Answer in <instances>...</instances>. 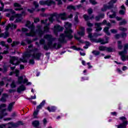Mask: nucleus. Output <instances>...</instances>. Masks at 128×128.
Segmentation results:
<instances>
[{
    "label": "nucleus",
    "instance_id": "obj_35",
    "mask_svg": "<svg viewBox=\"0 0 128 128\" xmlns=\"http://www.w3.org/2000/svg\"><path fill=\"white\" fill-rule=\"evenodd\" d=\"M8 36H10V34L8 33V32H5L4 34V38H8Z\"/></svg>",
    "mask_w": 128,
    "mask_h": 128
},
{
    "label": "nucleus",
    "instance_id": "obj_43",
    "mask_svg": "<svg viewBox=\"0 0 128 128\" xmlns=\"http://www.w3.org/2000/svg\"><path fill=\"white\" fill-rule=\"evenodd\" d=\"M22 31L23 32H28V28H22Z\"/></svg>",
    "mask_w": 128,
    "mask_h": 128
},
{
    "label": "nucleus",
    "instance_id": "obj_52",
    "mask_svg": "<svg viewBox=\"0 0 128 128\" xmlns=\"http://www.w3.org/2000/svg\"><path fill=\"white\" fill-rule=\"evenodd\" d=\"M119 30L122 32H126V28H124L122 27H120Z\"/></svg>",
    "mask_w": 128,
    "mask_h": 128
},
{
    "label": "nucleus",
    "instance_id": "obj_23",
    "mask_svg": "<svg viewBox=\"0 0 128 128\" xmlns=\"http://www.w3.org/2000/svg\"><path fill=\"white\" fill-rule=\"evenodd\" d=\"M6 108L0 110V120H2L4 116H6L8 114L6 113L4 114V112H6Z\"/></svg>",
    "mask_w": 128,
    "mask_h": 128
},
{
    "label": "nucleus",
    "instance_id": "obj_46",
    "mask_svg": "<svg viewBox=\"0 0 128 128\" xmlns=\"http://www.w3.org/2000/svg\"><path fill=\"white\" fill-rule=\"evenodd\" d=\"M10 28H12V25L10 24H8V25L6 26V30H8V29Z\"/></svg>",
    "mask_w": 128,
    "mask_h": 128
},
{
    "label": "nucleus",
    "instance_id": "obj_7",
    "mask_svg": "<svg viewBox=\"0 0 128 128\" xmlns=\"http://www.w3.org/2000/svg\"><path fill=\"white\" fill-rule=\"evenodd\" d=\"M44 104H46V101L43 100L39 106H37L36 110L34 111L33 114V116L34 118H38V112H40V110H41L42 108L44 106Z\"/></svg>",
    "mask_w": 128,
    "mask_h": 128
},
{
    "label": "nucleus",
    "instance_id": "obj_2",
    "mask_svg": "<svg viewBox=\"0 0 128 128\" xmlns=\"http://www.w3.org/2000/svg\"><path fill=\"white\" fill-rule=\"evenodd\" d=\"M87 32L88 34V38H90L91 42H100L102 44H104L108 42V38H106L105 40L102 38H99L98 40L92 39L93 37L98 36H102V34H94L92 36V34H90L92 30V28H88L86 29Z\"/></svg>",
    "mask_w": 128,
    "mask_h": 128
},
{
    "label": "nucleus",
    "instance_id": "obj_50",
    "mask_svg": "<svg viewBox=\"0 0 128 128\" xmlns=\"http://www.w3.org/2000/svg\"><path fill=\"white\" fill-rule=\"evenodd\" d=\"M2 72H8V68L6 67H4L3 69H2Z\"/></svg>",
    "mask_w": 128,
    "mask_h": 128
},
{
    "label": "nucleus",
    "instance_id": "obj_12",
    "mask_svg": "<svg viewBox=\"0 0 128 128\" xmlns=\"http://www.w3.org/2000/svg\"><path fill=\"white\" fill-rule=\"evenodd\" d=\"M8 124H9V126L8 128H18V126L20 124H22V122L21 121H18V122L16 123H14L12 122H10L8 123Z\"/></svg>",
    "mask_w": 128,
    "mask_h": 128
},
{
    "label": "nucleus",
    "instance_id": "obj_15",
    "mask_svg": "<svg viewBox=\"0 0 128 128\" xmlns=\"http://www.w3.org/2000/svg\"><path fill=\"white\" fill-rule=\"evenodd\" d=\"M116 12H118V10L116 8H115L114 10L108 12V16L110 18H116Z\"/></svg>",
    "mask_w": 128,
    "mask_h": 128
},
{
    "label": "nucleus",
    "instance_id": "obj_42",
    "mask_svg": "<svg viewBox=\"0 0 128 128\" xmlns=\"http://www.w3.org/2000/svg\"><path fill=\"white\" fill-rule=\"evenodd\" d=\"M92 54H94V56H98V54H100V52L98 51H96V50H94L93 51Z\"/></svg>",
    "mask_w": 128,
    "mask_h": 128
},
{
    "label": "nucleus",
    "instance_id": "obj_28",
    "mask_svg": "<svg viewBox=\"0 0 128 128\" xmlns=\"http://www.w3.org/2000/svg\"><path fill=\"white\" fill-rule=\"evenodd\" d=\"M48 110L50 112H56V108L54 106H52L51 108L48 107L47 108Z\"/></svg>",
    "mask_w": 128,
    "mask_h": 128
},
{
    "label": "nucleus",
    "instance_id": "obj_60",
    "mask_svg": "<svg viewBox=\"0 0 128 128\" xmlns=\"http://www.w3.org/2000/svg\"><path fill=\"white\" fill-rule=\"evenodd\" d=\"M19 72H20V71H18V70H15V74H16V76H18Z\"/></svg>",
    "mask_w": 128,
    "mask_h": 128
},
{
    "label": "nucleus",
    "instance_id": "obj_47",
    "mask_svg": "<svg viewBox=\"0 0 128 128\" xmlns=\"http://www.w3.org/2000/svg\"><path fill=\"white\" fill-rule=\"evenodd\" d=\"M72 50H80V48H77L76 46H73L72 47Z\"/></svg>",
    "mask_w": 128,
    "mask_h": 128
},
{
    "label": "nucleus",
    "instance_id": "obj_22",
    "mask_svg": "<svg viewBox=\"0 0 128 128\" xmlns=\"http://www.w3.org/2000/svg\"><path fill=\"white\" fill-rule=\"evenodd\" d=\"M8 94H3L2 98L0 99V100L2 102H6V98H8Z\"/></svg>",
    "mask_w": 128,
    "mask_h": 128
},
{
    "label": "nucleus",
    "instance_id": "obj_44",
    "mask_svg": "<svg viewBox=\"0 0 128 128\" xmlns=\"http://www.w3.org/2000/svg\"><path fill=\"white\" fill-rule=\"evenodd\" d=\"M0 4H1V6H2V7H0V10L2 12V10H4V4L2 2H0Z\"/></svg>",
    "mask_w": 128,
    "mask_h": 128
},
{
    "label": "nucleus",
    "instance_id": "obj_48",
    "mask_svg": "<svg viewBox=\"0 0 128 128\" xmlns=\"http://www.w3.org/2000/svg\"><path fill=\"white\" fill-rule=\"evenodd\" d=\"M90 44L89 42H86V45L85 46H84V48H88V46H90Z\"/></svg>",
    "mask_w": 128,
    "mask_h": 128
},
{
    "label": "nucleus",
    "instance_id": "obj_5",
    "mask_svg": "<svg viewBox=\"0 0 128 128\" xmlns=\"http://www.w3.org/2000/svg\"><path fill=\"white\" fill-rule=\"evenodd\" d=\"M44 38L48 41V47L46 46H44V50H48V48H56V43H54V42L56 40V38H52L50 35H46L44 36Z\"/></svg>",
    "mask_w": 128,
    "mask_h": 128
},
{
    "label": "nucleus",
    "instance_id": "obj_26",
    "mask_svg": "<svg viewBox=\"0 0 128 128\" xmlns=\"http://www.w3.org/2000/svg\"><path fill=\"white\" fill-rule=\"evenodd\" d=\"M26 12L23 11L22 12V14H16L14 15V16L16 18H22V16H26Z\"/></svg>",
    "mask_w": 128,
    "mask_h": 128
},
{
    "label": "nucleus",
    "instance_id": "obj_33",
    "mask_svg": "<svg viewBox=\"0 0 128 128\" xmlns=\"http://www.w3.org/2000/svg\"><path fill=\"white\" fill-rule=\"evenodd\" d=\"M104 18V14H102L99 16H96V20H99L100 18Z\"/></svg>",
    "mask_w": 128,
    "mask_h": 128
},
{
    "label": "nucleus",
    "instance_id": "obj_30",
    "mask_svg": "<svg viewBox=\"0 0 128 128\" xmlns=\"http://www.w3.org/2000/svg\"><path fill=\"white\" fill-rule=\"evenodd\" d=\"M4 12H10L12 14H16V12L12 9H5Z\"/></svg>",
    "mask_w": 128,
    "mask_h": 128
},
{
    "label": "nucleus",
    "instance_id": "obj_51",
    "mask_svg": "<svg viewBox=\"0 0 128 128\" xmlns=\"http://www.w3.org/2000/svg\"><path fill=\"white\" fill-rule=\"evenodd\" d=\"M74 38H76V40H79V42H80V38L76 36V35H74Z\"/></svg>",
    "mask_w": 128,
    "mask_h": 128
},
{
    "label": "nucleus",
    "instance_id": "obj_64",
    "mask_svg": "<svg viewBox=\"0 0 128 128\" xmlns=\"http://www.w3.org/2000/svg\"><path fill=\"white\" fill-rule=\"evenodd\" d=\"M11 28H16V25H14V24H12Z\"/></svg>",
    "mask_w": 128,
    "mask_h": 128
},
{
    "label": "nucleus",
    "instance_id": "obj_49",
    "mask_svg": "<svg viewBox=\"0 0 128 128\" xmlns=\"http://www.w3.org/2000/svg\"><path fill=\"white\" fill-rule=\"evenodd\" d=\"M90 4H96L97 2H96L94 0H90Z\"/></svg>",
    "mask_w": 128,
    "mask_h": 128
},
{
    "label": "nucleus",
    "instance_id": "obj_55",
    "mask_svg": "<svg viewBox=\"0 0 128 128\" xmlns=\"http://www.w3.org/2000/svg\"><path fill=\"white\" fill-rule=\"evenodd\" d=\"M22 22V19L18 18L14 21L15 22Z\"/></svg>",
    "mask_w": 128,
    "mask_h": 128
},
{
    "label": "nucleus",
    "instance_id": "obj_3",
    "mask_svg": "<svg viewBox=\"0 0 128 128\" xmlns=\"http://www.w3.org/2000/svg\"><path fill=\"white\" fill-rule=\"evenodd\" d=\"M32 56V45H30L28 46L26 52L23 54V58H20V60L22 62H28V58H30Z\"/></svg>",
    "mask_w": 128,
    "mask_h": 128
},
{
    "label": "nucleus",
    "instance_id": "obj_40",
    "mask_svg": "<svg viewBox=\"0 0 128 128\" xmlns=\"http://www.w3.org/2000/svg\"><path fill=\"white\" fill-rule=\"evenodd\" d=\"M6 108V104H2L0 105V110H2V108Z\"/></svg>",
    "mask_w": 128,
    "mask_h": 128
},
{
    "label": "nucleus",
    "instance_id": "obj_18",
    "mask_svg": "<svg viewBox=\"0 0 128 128\" xmlns=\"http://www.w3.org/2000/svg\"><path fill=\"white\" fill-rule=\"evenodd\" d=\"M64 30V28L58 25H56L54 26V34H56L57 32H62V30Z\"/></svg>",
    "mask_w": 128,
    "mask_h": 128
},
{
    "label": "nucleus",
    "instance_id": "obj_38",
    "mask_svg": "<svg viewBox=\"0 0 128 128\" xmlns=\"http://www.w3.org/2000/svg\"><path fill=\"white\" fill-rule=\"evenodd\" d=\"M24 80V77L20 76L18 78V82L19 84H22V80Z\"/></svg>",
    "mask_w": 128,
    "mask_h": 128
},
{
    "label": "nucleus",
    "instance_id": "obj_19",
    "mask_svg": "<svg viewBox=\"0 0 128 128\" xmlns=\"http://www.w3.org/2000/svg\"><path fill=\"white\" fill-rule=\"evenodd\" d=\"M15 102H13L10 103L8 106V112H12V108H14V106Z\"/></svg>",
    "mask_w": 128,
    "mask_h": 128
},
{
    "label": "nucleus",
    "instance_id": "obj_53",
    "mask_svg": "<svg viewBox=\"0 0 128 128\" xmlns=\"http://www.w3.org/2000/svg\"><path fill=\"white\" fill-rule=\"evenodd\" d=\"M78 13L76 12V16L74 17L75 22H78Z\"/></svg>",
    "mask_w": 128,
    "mask_h": 128
},
{
    "label": "nucleus",
    "instance_id": "obj_36",
    "mask_svg": "<svg viewBox=\"0 0 128 128\" xmlns=\"http://www.w3.org/2000/svg\"><path fill=\"white\" fill-rule=\"evenodd\" d=\"M118 48H120V50H121V48H122V42L118 41Z\"/></svg>",
    "mask_w": 128,
    "mask_h": 128
},
{
    "label": "nucleus",
    "instance_id": "obj_62",
    "mask_svg": "<svg viewBox=\"0 0 128 128\" xmlns=\"http://www.w3.org/2000/svg\"><path fill=\"white\" fill-rule=\"evenodd\" d=\"M7 42H9V44H10L12 43V40L11 38H8V40H7Z\"/></svg>",
    "mask_w": 128,
    "mask_h": 128
},
{
    "label": "nucleus",
    "instance_id": "obj_17",
    "mask_svg": "<svg viewBox=\"0 0 128 128\" xmlns=\"http://www.w3.org/2000/svg\"><path fill=\"white\" fill-rule=\"evenodd\" d=\"M14 8H14L15 10H24V8L22 7V5L18 2L14 3Z\"/></svg>",
    "mask_w": 128,
    "mask_h": 128
},
{
    "label": "nucleus",
    "instance_id": "obj_29",
    "mask_svg": "<svg viewBox=\"0 0 128 128\" xmlns=\"http://www.w3.org/2000/svg\"><path fill=\"white\" fill-rule=\"evenodd\" d=\"M0 44L2 46H5L6 48H9L8 45L6 44V42L4 41H2L0 42Z\"/></svg>",
    "mask_w": 128,
    "mask_h": 128
},
{
    "label": "nucleus",
    "instance_id": "obj_6",
    "mask_svg": "<svg viewBox=\"0 0 128 128\" xmlns=\"http://www.w3.org/2000/svg\"><path fill=\"white\" fill-rule=\"evenodd\" d=\"M128 50V44H126L124 46V50L119 52L120 56H121V59L123 62H124L126 60L128 59V56H126V54Z\"/></svg>",
    "mask_w": 128,
    "mask_h": 128
},
{
    "label": "nucleus",
    "instance_id": "obj_45",
    "mask_svg": "<svg viewBox=\"0 0 128 128\" xmlns=\"http://www.w3.org/2000/svg\"><path fill=\"white\" fill-rule=\"evenodd\" d=\"M126 24V21L123 20L122 22H120V25L123 26V24Z\"/></svg>",
    "mask_w": 128,
    "mask_h": 128
},
{
    "label": "nucleus",
    "instance_id": "obj_31",
    "mask_svg": "<svg viewBox=\"0 0 128 128\" xmlns=\"http://www.w3.org/2000/svg\"><path fill=\"white\" fill-rule=\"evenodd\" d=\"M32 124L34 126H35V127L38 126H40V122L38 120L34 121L32 122Z\"/></svg>",
    "mask_w": 128,
    "mask_h": 128
},
{
    "label": "nucleus",
    "instance_id": "obj_16",
    "mask_svg": "<svg viewBox=\"0 0 128 128\" xmlns=\"http://www.w3.org/2000/svg\"><path fill=\"white\" fill-rule=\"evenodd\" d=\"M98 48L99 50H101L102 52H104V50H107V52H112V48H108L104 46H100Z\"/></svg>",
    "mask_w": 128,
    "mask_h": 128
},
{
    "label": "nucleus",
    "instance_id": "obj_20",
    "mask_svg": "<svg viewBox=\"0 0 128 128\" xmlns=\"http://www.w3.org/2000/svg\"><path fill=\"white\" fill-rule=\"evenodd\" d=\"M78 34L80 36H84V28L80 27V31L78 32Z\"/></svg>",
    "mask_w": 128,
    "mask_h": 128
},
{
    "label": "nucleus",
    "instance_id": "obj_56",
    "mask_svg": "<svg viewBox=\"0 0 128 128\" xmlns=\"http://www.w3.org/2000/svg\"><path fill=\"white\" fill-rule=\"evenodd\" d=\"M4 86V81L0 82V87Z\"/></svg>",
    "mask_w": 128,
    "mask_h": 128
},
{
    "label": "nucleus",
    "instance_id": "obj_61",
    "mask_svg": "<svg viewBox=\"0 0 128 128\" xmlns=\"http://www.w3.org/2000/svg\"><path fill=\"white\" fill-rule=\"evenodd\" d=\"M40 22V19L38 18L34 19V22Z\"/></svg>",
    "mask_w": 128,
    "mask_h": 128
},
{
    "label": "nucleus",
    "instance_id": "obj_21",
    "mask_svg": "<svg viewBox=\"0 0 128 128\" xmlns=\"http://www.w3.org/2000/svg\"><path fill=\"white\" fill-rule=\"evenodd\" d=\"M57 16H58V18H61V20H66V13H63V14H59L58 15H57Z\"/></svg>",
    "mask_w": 128,
    "mask_h": 128
},
{
    "label": "nucleus",
    "instance_id": "obj_8",
    "mask_svg": "<svg viewBox=\"0 0 128 128\" xmlns=\"http://www.w3.org/2000/svg\"><path fill=\"white\" fill-rule=\"evenodd\" d=\"M116 2V0H111L110 2H108V6L104 5L102 9V12H106L107 10H110L112 8L114 4Z\"/></svg>",
    "mask_w": 128,
    "mask_h": 128
},
{
    "label": "nucleus",
    "instance_id": "obj_58",
    "mask_svg": "<svg viewBox=\"0 0 128 128\" xmlns=\"http://www.w3.org/2000/svg\"><path fill=\"white\" fill-rule=\"evenodd\" d=\"M92 9L90 8L88 10V14H92Z\"/></svg>",
    "mask_w": 128,
    "mask_h": 128
},
{
    "label": "nucleus",
    "instance_id": "obj_24",
    "mask_svg": "<svg viewBox=\"0 0 128 128\" xmlns=\"http://www.w3.org/2000/svg\"><path fill=\"white\" fill-rule=\"evenodd\" d=\"M25 90H26V87L24 86V85H22L21 86H20L19 88H18L17 92H21Z\"/></svg>",
    "mask_w": 128,
    "mask_h": 128
},
{
    "label": "nucleus",
    "instance_id": "obj_27",
    "mask_svg": "<svg viewBox=\"0 0 128 128\" xmlns=\"http://www.w3.org/2000/svg\"><path fill=\"white\" fill-rule=\"evenodd\" d=\"M40 56H42V54H40V53H38V54H33L32 56H33V58H36V60H40Z\"/></svg>",
    "mask_w": 128,
    "mask_h": 128
},
{
    "label": "nucleus",
    "instance_id": "obj_11",
    "mask_svg": "<svg viewBox=\"0 0 128 128\" xmlns=\"http://www.w3.org/2000/svg\"><path fill=\"white\" fill-rule=\"evenodd\" d=\"M20 62L18 60V57L13 56L11 58L10 60V64L14 66H18L20 64Z\"/></svg>",
    "mask_w": 128,
    "mask_h": 128
},
{
    "label": "nucleus",
    "instance_id": "obj_34",
    "mask_svg": "<svg viewBox=\"0 0 128 128\" xmlns=\"http://www.w3.org/2000/svg\"><path fill=\"white\" fill-rule=\"evenodd\" d=\"M84 20H92V18H94V16H92V17L90 18V17H88V16L84 14Z\"/></svg>",
    "mask_w": 128,
    "mask_h": 128
},
{
    "label": "nucleus",
    "instance_id": "obj_1",
    "mask_svg": "<svg viewBox=\"0 0 128 128\" xmlns=\"http://www.w3.org/2000/svg\"><path fill=\"white\" fill-rule=\"evenodd\" d=\"M64 28H66L64 34H62L58 40L59 42H66V38L69 39L74 38V36L72 34V30L71 29L72 24L68 22H65Z\"/></svg>",
    "mask_w": 128,
    "mask_h": 128
},
{
    "label": "nucleus",
    "instance_id": "obj_4",
    "mask_svg": "<svg viewBox=\"0 0 128 128\" xmlns=\"http://www.w3.org/2000/svg\"><path fill=\"white\" fill-rule=\"evenodd\" d=\"M102 24H106L108 27H106L104 29V31L107 34V36H110V34L108 32V29L110 28V23H106V20H104L102 23H96L95 24L96 27V32H99L102 30V28H100Z\"/></svg>",
    "mask_w": 128,
    "mask_h": 128
},
{
    "label": "nucleus",
    "instance_id": "obj_39",
    "mask_svg": "<svg viewBox=\"0 0 128 128\" xmlns=\"http://www.w3.org/2000/svg\"><path fill=\"white\" fill-rule=\"evenodd\" d=\"M10 86L12 88H16V82H14V80H13L12 82V83L10 84Z\"/></svg>",
    "mask_w": 128,
    "mask_h": 128
},
{
    "label": "nucleus",
    "instance_id": "obj_37",
    "mask_svg": "<svg viewBox=\"0 0 128 128\" xmlns=\"http://www.w3.org/2000/svg\"><path fill=\"white\" fill-rule=\"evenodd\" d=\"M28 79L25 78L24 80V84H26V86H29V84H32V82H28Z\"/></svg>",
    "mask_w": 128,
    "mask_h": 128
},
{
    "label": "nucleus",
    "instance_id": "obj_59",
    "mask_svg": "<svg viewBox=\"0 0 128 128\" xmlns=\"http://www.w3.org/2000/svg\"><path fill=\"white\" fill-rule=\"evenodd\" d=\"M48 20H42L41 21L42 24H47L48 23Z\"/></svg>",
    "mask_w": 128,
    "mask_h": 128
},
{
    "label": "nucleus",
    "instance_id": "obj_57",
    "mask_svg": "<svg viewBox=\"0 0 128 128\" xmlns=\"http://www.w3.org/2000/svg\"><path fill=\"white\" fill-rule=\"evenodd\" d=\"M54 16H52V17H50V18H49V22H54Z\"/></svg>",
    "mask_w": 128,
    "mask_h": 128
},
{
    "label": "nucleus",
    "instance_id": "obj_14",
    "mask_svg": "<svg viewBox=\"0 0 128 128\" xmlns=\"http://www.w3.org/2000/svg\"><path fill=\"white\" fill-rule=\"evenodd\" d=\"M40 4L42 6L46 4V6H52V4H54V2L52 0H48L47 1H40Z\"/></svg>",
    "mask_w": 128,
    "mask_h": 128
},
{
    "label": "nucleus",
    "instance_id": "obj_9",
    "mask_svg": "<svg viewBox=\"0 0 128 128\" xmlns=\"http://www.w3.org/2000/svg\"><path fill=\"white\" fill-rule=\"evenodd\" d=\"M26 26L30 30V32H26L25 34L26 36H32V24L30 23V22L27 21L26 24Z\"/></svg>",
    "mask_w": 128,
    "mask_h": 128
},
{
    "label": "nucleus",
    "instance_id": "obj_32",
    "mask_svg": "<svg viewBox=\"0 0 128 128\" xmlns=\"http://www.w3.org/2000/svg\"><path fill=\"white\" fill-rule=\"evenodd\" d=\"M18 44H20V42L18 41H14L11 44L12 46L14 47L16 46H18Z\"/></svg>",
    "mask_w": 128,
    "mask_h": 128
},
{
    "label": "nucleus",
    "instance_id": "obj_54",
    "mask_svg": "<svg viewBox=\"0 0 128 128\" xmlns=\"http://www.w3.org/2000/svg\"><path fill=\"white\" fill-rule=\"evenodd\" d=\"M111 32H112V34H116V30H114V29H112L110 30Z\"/></svg>",
    "mask_w": 128,
    "mask_h": 128
},
{
    "label": "nucleus",
    "instance_id": "obj_41",
    "mask_svg": "<svg viewBox=\"0 0 128 128\" xmlns=\"http://www.w3.org/2000/svg\"><path fill=\"white\" fill-rule=\"evenodd\" d=\"M68 10H76V8L72 6H69L67 7Z\"/></svg>",
    "mask_w": 128,
    "mask_h": 128
},
{
    "label": "nucleus",
    "instance_id": "obj_10",
    "mask_svg": "<svg viewBox=\"0 0 128 128\" xmlns=\"http://www.w3.org/2000/svg\"><path fill=\"white\" fill-rule=\"evenodd\" d=\"M48 30H49L48 26H46L44 28V31H42V27L40 26H39L38 27V32L39 36H42V34H44V32H48Z\"/></svg>",
    "mask_w": 128,
    "mask_h": 128
},
{
    "label": "nucleus",
    "instance_id": "obj_25",
    "mask_svg": "<svg viewBox=\"0 0 128 128\" xmlns=\"http://www.w3.org/2000/svg\"><path fill=\"white\" fill-rule=\"evenodd\" d=\"M122 10H120L119 12V13L120 14H124V13L126 12V8H124V5L121 6Z\"/></svg>",
    "mask_w": 128,
    "mask_h": 128
},
{
    "label": "nucleus",
    "instance_id": "obj_13",
    "mask_svg": "<svg viewBox=\"0 0 128 128\" xmlns=\"http://www.w3.org/2000/svg\"><path fill=\"white\" fill-rule=\"evenodd\" d=\"M120 120H122L124 121L123 124H120L119 126H118V128H126V126L127 122L126 119V118L124 116L120 117Z\"/></svg>",
    "mask_w": 128,
    "mask_h": 128
},
{
    "label": "nucleus",
    "instance_id": "obj_63",
    "mask_svg": "<svg viewBox=\"0 0 128 128\" xmlns=\"http://www.w3.org/2000/svg\"><path fill=\"white\" fill-rule=\"evenodd\" d=\"M87 26H90V27L92 26V23L90 22H87Z\"/></svg>",
    "mask_w": 128,
    "mask_h": 128
}]
</instances>
